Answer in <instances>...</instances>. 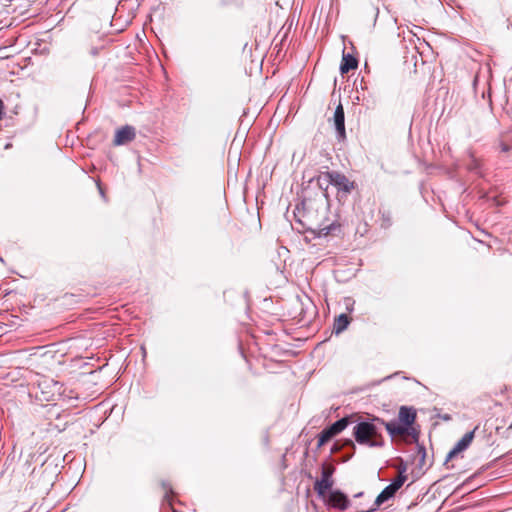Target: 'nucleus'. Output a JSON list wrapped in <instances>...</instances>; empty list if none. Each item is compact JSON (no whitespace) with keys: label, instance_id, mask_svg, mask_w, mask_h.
<instances>
[{"label":"nucleus","instance_id":"nucleus-1","mask_svg":"<svg viewBox=\"0 0 512 512\" xmlns=\"http://www.w3.org/2000/svg\"><path fill=\"white\" fill-rule=\"evenodd\" d=\"M385 424L383 419L378 417L359 418L353 428L355 441L360 445L370 448H379L384 446L382 429Z\"/></svg>","mask_w":512,"mask_h":512},{"label":"nucleus","instance_id":"nucleus-2","mask_svg":"<svg viewBox=\"0 0 512 512\" xmlns=\"http://www.w3.org/2000/svg\"><path fill=\"white\" fill-rule=\"evenodd\" d=\"M37 387L39 392L36 393V398L40 401H56L63 393V385L48 377L41 378Z\"/></svg>","mask_w":512,"mask_h":512},{"label":"nucleus","instance_id":"nucleus-3","mask_svg":"<svg viewBox=\"0 0 512 512\" xmlns=\"http://www.w3.org/2000/svg\"><path fill=\"white\" fill-rule=\"evenodd\" d=\"M322 180L326 182V187L333 185L339 191H343L345 193H349L354 189V183L351 182L344 174L337 171L322 173Z\"/></svg>","mask_w":512,"mask_h":512},{"label":"nucleus","instance_id":"nucleus-4","mask_svg":"<svg viewBox=\"0 0 512 512\" xmlns=\"http://www.w3.org/2000/svg\"><path fill=\"white\" fill-rule=\"evenodd\" d=\"M334 471L335 469L332 465L325 463L322 465L321 478L316 480L314 484V490L322 498L326 496L327 491L333 486L332 475Z\"/></svg>","mask_w":512,"mask_h":512},{"label":"nucleus","instance_id":"nucleus-5","mask_svg":"<svg viewBox=\"0 0 512 512\" xmlns=\"http://www.w3.org/2000/svg\"><path fill=\"white\" fill-rule=\"evenodd\" d=\"M136 137V130L133 126L125 125L115 133L113 144L115 146L125 145L133 141Z\"/></svg>","mask_w":512,"mask_h":512},{"label":"nucleus","instance_id":"nucleus-6","mask_svg":"<svg viewBox=\"0 0 512 512\" xmlns=\"http://www.w3.org/2000/svg\"><path fill=\"white\" fill-rule=\"evenodd\" d=\"M387 432L392 436H398V435H410L413 438H416L418 436V433L415 431L414 428H408L406 425H403L402 423H397L395 421L391 422H385L384 426Z\"/></svg>","mask_w":512,"mask_h":512},{"label":"nucleus","instance_id":"nucleus-7","mask_svg":"<svg viewBox=\"0 0 512 512\" xmlns=\"http://www.w3.org/2000/svg\"><path fill=\"white\" fill-rule=\"evenodd\" d=\"M348 497L340 490H332L328 495V504L333 508L345 510L349 506Z\"/></svg>","mask_w":512,"mask_h":512},{"label":"nucleus","instance_id":"nucleus-8","mask_svg":"<svg viewBox=\"0 0 512 512\" xmlns=\"http://www.w3.org/2000/svg\"><path fill=\"white\" fill-rule=\"evenodd\" d=\"M333 119L338 138H345V114L341 104L336 107Z\"/></svg>","mask_w":512,"mask_h":512},{"label":"nucleus","instance_id":"nucleus-9","mask_svg":"<svg viewBox=\"0 0 512 512\" xmlns=\"http://www.w3.org/2000/svg\"><path fill=\"white\" fill-rule=\"evenodd\" d=\"M341 231V226L338 222L332 221L329 224H320L315 231L318 237H326L328 235H337Z\"/></svg>","mask_w":512,"mask_h":512},{"label":"nucleus","instance_id":"nucleus-10","mask_svg":"<svg viewBox=\"0 0 512 512\" xmlns=\"http://www.w3.org/2000/svg\"><path fill=\"white\" fill-rule=\"evenodd\" d=\"M399 421L406 425L408 428H412L411 426L415 422L416 419V411L411 407L402 406L399 410Z\"/></svg>","mask_w":512,"mask_h":512},{"label":"nucleus","instance_id":"nucleus-11","mask_svg":"<svg viewBox=\"0 0 512 512\" xmlns=\"http://www.w3.org/2000/svg\"><path fill=\"white\" fill-rule=\"evenodd\" d=\"M358 66V60L351 54H345L343 53L341 65H340V72L341 74H346L350 70L356 69Z\"/></svg>","mask_w":512,"mask_h":512},{"label":"nucleus","instance_id":"nucleus-12","mask_svg":"<svg viewBox=\"0 0 512 512\" xmlns=\"http://www.w3.org/2000/svg\"><path fill=\"white\" fill-rule=\"evenodd\" d=\"M478 429V426H476L472 431L467 432L464 434V436L455 444L456 451L462 452L466 450L469 445L471 444L475 431Z\"/></svg>","mask_w":512,"mask_h":512},{"label":"nucleus","instance_id":"nucleus-13","mask_svg":"<svg viewBox=\"0 0 512 512\" xmlns=\"http://www.w3.org/2000/svg\"><path fill=\"white\" fill-rule=\"evenodd\" d=\"M349 323H350V318L346 314H340L334 320L333 332L337 335L342 333L344 330H346Z\"/></svg>","mask_w":512,"mask_h":512},{"label":"nucleus","instance_id":"nucleus-14","mask_svg":"<svg viewBox=\"0 0 512 512\" xmlns=\"http://www.w3.org/2000/svg\"><path fill=\"white\" fill-rule=\"evenodd\" d=\"M396 492L397 491H394V488L389 484L377 496V498L375 500V505H377V506L382 505L384 502H386L389 499H391L392 497H394Z\"/></svg>","mask_w":512,"mask_h":512},{"label":"nucleus","instance_id":"nucleus-15","mask_svg":"<svg viewBox=\"0 0 512 512\" xmlns=\"http://www.w3.org/2000/svg\"><path fill=\"white\" fill-rule=\"evenodd\" d=\"M352 416H345L339 420H337L336 422H334L333 424H331L329 426V428L333 431V433L336 435H338L339 433H341L344 429L347 428V426L349 425L350 423V420H351Z\"/></svg>","mask_w":512,"mask_h":512},{"label":"nucleus","instance_id":"nucleus-16","mask_svg":"<svg viewBox=\"0 0 512 512\" xmlns=\"http://www.w3.org/2000/svg\"><path fill=\"white\" fill-rule=\"evenodd\" d=\"M466 167L470 172L477 174L480 173L481 163L472 152L468 153V161L466 163Z\"/></svg>","mask_w":512,"mask_h":512},{"label":"nucleus","instance_id":"nucleus-17","mask_svg":"<svg viewBox=\"0 0 512 512\" xmlns=\"http://www.w3.org/2000/svg\"><path fill=\"white\" fill-rule=\"evenodd\" d=\"M334 436H335V434L329 428V426L324 428L318 437V447H321L324 444H326L327 442H329Z\"/></svg>","mask_w":512,"mask_h":512},{"label":"nucleus","instance_id":"nucleus-18","mask_svg":"<svg viewBox=\"0 0 512 512\" xmlns=\"http://www.w3.org/2000/svg\"><path fill=\"white\" fill-rule=\"evenodd\" d=\"M405 468L403 469H399V474L397 475V477L390 483V485L394 488V491H398L402 485L404 484V482L406 481L407 479V476L405 474Z\"/></svg>","mask_w":512,"mask_h":512},{"label":"nucleus","instance_id":"nucleus-19","mask_svg":"<svg viewBox=\"0 0 512 512\" xmlns=\"http://www.w3.org/2000/svg\"><path fill=\"white\" fill-rule=\"evenodd\" d=\"M162 487L165 490L164 501L167 502L169 505H172V501L170 499V494L173 493L172 486L170 485V483L163 481Z\"/></svg>","mask_w":512,"mask_h":512},{"label":"nucleus","instance_id":"nucleus-20","mask_svg":"<svg viewBox=\"0 0 512 512\" xmlns=\"http://www.w3.org/2000/svg\"><path fill=\"white\" fill-rule=\"evenodd\" d=\"M391 225V217L390 214H382V227L388 228Z\"/></svg>","mask_w":512,"mask_h":512},{"label":"nucleus","instance_id":"nucleus-21","mask_svg":"<svg viewBox=\"0 0 512 512\" xmlns=\"http://www.w3.org/2000/svg\"><path fill=\"white\" fill-rule=\"evenodd\" d=\"M458 453H460L459 451H456V448L453 447V449L448 453L447 457H446V463L449 462L452 458H454Z\"/></svg>","mask_w":512,"mask_h":512},{"label":"nucleus","instance_id":"nucleus-22","mask_svg":"<svg viewBox=\"0 0 512 512\" xmlns=\"http://www.w3.org/2000/svg\"><path fill=\"white\" fill-rule=\"evenodd\" d=\"M318 185L321 189L326 190L328 187H326V182L322 180V174L317 179Z\"/></svg>","mask_w":512,"mask_h":512},{"label":"nucleus","instance_id":"nucleus-23","mask_svg":"<svg viewBox=\"0 0 512 512\" xmlns=\"http://www.w3.org/2000/svg\"><path fill=\"white\" fill-rule=\"evenodd\" d=\"M344 446L351 447L353 450L355 449V444L351 439H346L344 441Z\"/></svg>","mask_w":512,"mask_h":512},{"label":"nucleus","instance_id":"nucleus-24","mask_svg":"<svg viewBox=\"0 0 512 512\" xmlns=\"http://www.w3.org/2000/svg\"><path fill=\"white\" fill-rule=\"evenodd\" d=\"M341 449V447L339 446L338 442L334 443L333 447H332V452H336V451H339Z\"/></svg>","mask_w":512,"mask_h":512},{"label":"nucleus","instance_id":"nucleus-25","mask_svg":"<svg viewBox=\"0 0 512 512\" xmlns=\"http://www.w3.org/2000/svg\"><path fill=\"white\" fill-rule=\"evenodd\" d=\"M502 152H508L510 150V147L507 144L501 145Z\"/></svg>","mask_w":512,"mask_h":512},{"label":"nucleus","instance_id":"nucleus-26","mask_svg":"<svg viewBox=\"0 0 512 512\" xmlns=\"http://www.w3.org/2000/svg\"><path fill=\"white\" fill-rule=\"evenodd\" d=\"M419 452L422 453V459H424L425 458V449H424V447H420L419 448Z\"/></svg>","mask_w":512,"mask_h":512},{"label":"nucleus","instance_id":"nucleus-27","mask_svg":"<svg viewBox=\"0 0 512 512\" xmlns=\"http://www.w3.org/2000/svg\"><path fill=\"white\" fill-rule=\"evenodd\" d=\"M99 191L103 195V191H102V188L100 186H99Z\"/></svg>","mask_w":512,"mask_h":512}]
</instances>
